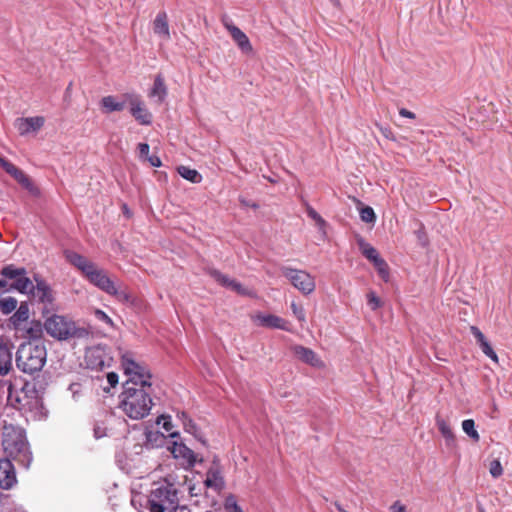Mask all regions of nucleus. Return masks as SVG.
Here are the masks:
<instances>
[{
	"instance_id": "8",
	"label": "nucleus",
	"mask_w": 512,
	"mask_h": 512,
	"mask_svg": "<svg viewBox=\"0 0 512 512\" xmlns=\"http://www.w3.org/2000/svg\"><path fill=\"white\" fill-rule=\"evenodd\" d=\"M112 358L101 346L89 348L85 353L87 367L92 370H103L111 365Z\"/></svg>"
},
{
	"instance_id": "47",
	"label": "nucleus",
	"mask_w": 512,
	"mask_h": 512,
	"mask_svg": "<svg viewBox=\"0 0 512 512\" xmlns=\"http://www.w3.org/2000/svg\"><path fill=\"white\" fill-rule=\"evenodd\" d=\"M391 512H407L405 505H403L400 501H395L391 507Z\"/></svg>"
},
{
	"instance_id": "41",
	"label": "nucleus",
	"mask_w": 512,
	"mask_h": 512,
	"mask_svg": "<svg viewBox=\"0 0 512 512\" xmlns=\"http://www.w3.org/2000/svg\"><path fill=\"white\" fill-rule=\"evenodd\" d=\"M489 472L494 478H498L503 474V468L499 460H493L490 462Z\"/></svg>"
},
{
	"instance_id": "9",
	"label": "nucleus",
	"mask_w": 512,
	"mask_h": 512,
	"mask_svg": "<svg viewBox=\"0 0 512 512\" xmlns=\"http://www.w3.org/2000/svg\"><path fill=\"white\" fill-rule=\"evenodd\" d=\"M130 106V113L141 125H150L152 123V114L147 110L140 97L135 94H125Z\"/></svg>"
},
{
	"instance_id": "33",
	"label": "nucleus",
	"mask_w": 512,
	"mask_h": 512,
	"mask_svg": "<svg viewBox=\"0 0 512 512\" xmlns=\"http://www.w3.org/2000/svg\"><path fill=\"white\" fill-rule=\"evenodd\" d=\"M209 274L211 277H213L219 284L222 286L231 289L234 279L229 278L227 275L221 273L220 271L216 269H212L209 271Z\"/></svg>"
},
{
	"instance_id": "24",
	"label": "nucleus",
	"mask_w": 512,
	"mask_h": 512,
	"mask_svg": "<svg viewBox=\"0 0 512 512\" xmlns=\"http://www.w3.org/2000/svg\"><path fill=\"white\" fill-rule=\"evenodd\" d=\"M15 310V313L10 317V323L15 329H18L19 325L29 318V306L26 302H22Z\"/></svg>"
},
{
	"instance_id": "18",
	"label": "nucleus",
	"mask_w": 512,
	"mask_h": 512,
	"mask_svg": "<svg viewBox=\"0 0 512 512\" xmlns=\"http://www.w3.org/2000/svg\"><path fill=\"white\" fill-rule=\"evenodd\" d=\"M470 331L475 337L477 344L481 348L482 352L489 357L492 361L498 362V356L491 347L490 343L487 341L484 334L480 331V329L476 326H471Z\"/></svg>"
},
{
	"instance_id": "40",
	"label": "nucleus",
	"mask_w": 512,
	"mask_h": 512,
	"mask_svg": "<svg viewBox=\"0 0 512 512\" xmlns=\"http://www.w3.org/2000/svg\"><path fill=\"white\" fill-rule=\"evenodd\" d=\"M367 303L373 311L377 310L382 305L380 298L374 292L367 294Z\"/></svg>"
},
{
	"instance_id": "48",
	"label": "nucleus",
	"mask_w": 512,
	"mask_h": 512,
	"mask_svg": "<svg viewBox=\"0 0 512 512\" xmlns=\"http://www.w3.org/2000/svg\"><path fill=\"white\" fill-rule=\"evenodd\" d=\"M118 375L115 372H110L107 374V381L111 387H115L118 384Z\"/></svg>"
},
{
	"instance_id": "22",
	"label": "nucleus",
	"mask_w": 512,
	"mask_h": 512,
	"mask_svg": "<svg viewBox=\"0 0 512 512\" xmlns=\"http://www.w3.org/2000/svg\"><path fill=\"white\" fill-rule=\"evenodd\" d=\"M128 101L124 98L123 101H118L115 96L109 95L101 99L100 105L104 113H112L122 111Z\"/></svg>"
},
{
	"instance_id": "56",
	"label": "nucleus",
	"mask_w": 512,
	"mask_h": 512,
	"mask_svg": "<svg viewBox=\"0 0 512 512\" xmlns=\"http://www.w3.org/2000/svg\"><path fill=\"white\" fill-rule=\"evenodd\" d=\"M233 512H243L242 509L237 505L236 502L233 503Z\"/></svg>"
},
{
	"instance_id": "34",
	"label": "nucleus",
	"mask_w": 512,
	"mask_h": 512,
	"mask_svg": "<svg viewBox=\"0 0 512 512\" xmlns=\"http://www.w3.org/2000/svg\"><path fill=\"white\" fill-rule=\"evenodd\" d=\"M306 212L307 215L315 221L316 225L319 229H324L326 226V221L321 217V215L309 204H306Z\"/></svg>"
},
{
	"instance_id": "50",
	"label": "nucleus",
	"mask_w": 512,
	"mask_h": 512,
	"mask_svg": "<svg viewBox=\"0 0 512 512\" xmlns=\"http://www.w3.org/2000/svg\"><path fill=\"white\" fill-rule=\"evenodd\" d=\"M399 114H400V116L409 118V119H415V117H416V115L413 112H411L405 108H401L399 110Z\"/></svg>"
},
{
	"instance_id": "27",
	"label": "nucleus",
	"mask_w": 512,
	"mask_h": 512,
	"mask_svg": "<svg viewBox=\"0 0 512 512\" xmlns=\"http://www.w3.org/2000/svg\"><path fill=\"white\" fill-rule=\"evenodd\" d=\"M44 324L40 321H31L26 329V337L30 340L39 341L43 336Z\"/></svg>"
},
{
	"instance_id": "12",
	"label": "nucleus",
	"mask_w": 512,
	"mask_h": 512,
	"mask_svg": "<svg viewBox=\"0 0 512 512\" xmlns=\"http://www.w3.org/2000/svg\"><path fill=\"white\" fill-rule=\"evenodd\" d=\"M85 277L89 280L90 283L105 293L108 294V292H113V285L115 283L107 276L103 269L98 268L96 265Z\"/></svg>"
},
{
	"instance_id": "15",
	"label": "nucleus",
	"mask_w": 512,
	"mask_h": 512,
	"mask_svg": "<svg viewBox=\"0 0 512 512\" xmlns=\"http://www.w3.org/2000/svg\"><path fill=\"white\" fill-rule=\"evenodd\" d=\"M255 322L263 327L276 328L284 331L291 330L287 320L273 314H258L255 317Z\"/></svg>"
},
{
	"instance_id": "49",
	"label": "nucleus",
	"mask_w": 512,
	"mask_h": 512,
	"mask_svg": "<svg viewBox=\"0 0 512 512\" xmlns=\"http://www.w3.org/2000/svg\"><path fill=\"white\" fill-rule=\"evenodd\" d=\"M146 161H148L150 163L151 166L153 167H160L161 166V160L158 156H148V158L145 159Z\"/></svg>"
},
{
	"instance_id": "3",
	"label": "nucleus",
	"mask_w": 512,
	"mask_h": 512,
	"mask_svg": "<svg viewBox=\"0 0 512 512\" xmlns=\"http://www.w3.org/2000/svg\"><path fill=\"white\" fill-rule=\"evenodd\" d=\"M152 392V389L125 388L120 394V408L131 419H143L152 408Z\"/></svg>"
},
{
	"instance_id": "14",
	"label": "nucleus",
	"mask_w": 512,
	"mask_h": 512,
	"mask_svg": "<svg viewBox=\"0 0 512 512\" xmlns=\"http://www.w3.org/2000/svg\"><path fill=\"white\" fill-rule=\"evenodd\" d=\"M291 349L295 356H297L302 362L315 368L324 367L323 361L312 349L302 345H294Z\"/></svg>"
},
{
	"instance_id": "21",
	"label": "nucleus",
	"mask_w": 512,
	"mask_h": 512,
	"mask_svg": "<svg viewBox=\"0 0 512 512\" xmlns=\"http://www.w3.org/2000/svg\"><path fill=\"white\" fill-rule=\"evenodd\" d=\"M171 453L175 458L183 459L189 465H193L195 462V454L193 450L183 443L174 442L171 447Z\"/></svg>"
},
{
	"instance_id": "17",
	"label": "nucleus",
	"mask_w": 512,
	"mask_h": 512,
	"mask_svg": "<svg viewBox=\"0 0 512 512\" xmlns=\"http://www.w3.org/2000/svg\"><path fill=\"white\" fill-rule=\"evenodd\" d=\"M65 258L70 264L79 269L84 276H86L96 265L86 257L70 250L65 251Z\"/></svg>"
},
{
	"instance_id": "45",
	"label": "nucleus",
	"mask_w": 512,
	"mask_h": 512,
	"mask_svg": "<svg viewBox=\"0 0 512 512\" xmlns=\"http://www.w3.org/2000/svg\"><path fill=\"white\" fill-rule=\"evenodd\" d=\"M11 469H13V466L9 459H0V477L3 476L7 470Z\"/></svg>"
},
{
	"instance_id": "39",
	"label": "nucleus",
	"mask_w": 512,
	"mask_h": 512,
	"mask_svg": "<svg viewBox=\"0 0 512 512\" xmlns=\"http://www.w3.org/2000/svg\"><path fill=\"white\" fill-rule=\"evenodd\" d=\"M362 253L368 260L372 261L373 264L376 263L379 259H381L377 250L369 244H365L363 246Z\"/></svg>"
},
{
	"instance_id": "16",
	"label": "nucleus",
	"mask_w": 512,
	"mask_h": 512,
	"mask_svg": "<svg viewBox=\"0 0 512 512\" xmlns=\"http://www.w3.org/2000/svg\"><path fill=\"white\" fill-rule=\"evenodd\" d=\"M204 484L207 488H212L215 491H219L224 487V479L217 461H213L212 465L207 470Z\"/></svg>"
},
{
	"instance_id": "57",
	"label": "nucleus",
	"mask_w": 512,
	"mask_h": 512,
	"mask_svg": "<svg viewBox=\"0 0 512 512\" xmlns=\"http://www.w3.org/2000/svg\"><path fill=\"white\" fill-rule=\"evenodd\" d=\"M165 430L169 431L168 423H164Z\"/></svg>"
},
{
	"instance_id": "38",
	"label": "nucleus",
	"mask_w": 512,
	"mask_h": 512,
	"mask_svg": "<svg viewBox=\"0 0 512 512\" xmlns=\"http://www.w3.org/2000/svg\"><path fill=\"white\" fill-rule=\"evenodd\" d=\"M375 268L378 271L379 276L387 282L389 280V268L384 259H379L376 263H374Z\"/></svg>"
},
{
	"instance_id": "23",
	"label": "nucleus",
	"mask_w": 512,
	"mask_h": 512,
	"mask_svg": "<svg viewBox=\"0 0 512 512\" xmlns=\"http://www.w3.org/2000/svg\"><path fill=\"white\" fill-rule=\"evenodd\" d=\"M436 425L441 435L444 437L446 445L448 447H454L456 444V438L448 422L443 418L437 417Z\"/></svg>"
},
{
	"instance_id": "29",
	"label": "nucleus",
	"mask_w": 512,
	"mask_h": 512,
	"mask_svg": "<svg viewBox=\"0 0 512 512\" xmlns=\"http://www.w3.org/2000/svg\"><path fill=\"white\" fill-rule=\"evenodd\" d=\"M178 417L182 419L185 431L200 439L199 429L193 420L188 418L185 412L178 413Z\"/></svg>"
},
{
	"instance_id": "42",
	"label": "nucleus",
	"mask_w": 512,
	"mask_h": 512,
	"mask_svg": "<svg viewBox=\"0 0 512 512\" xmlns=\"http://www.w3.org/2000/svg\"><path fill=\"white\" fill-rule=\"evenodd\" d=\"M291 309L294 314V316L298 319L300 322H305V312L302 306L297 305L295 302L291 304Z\"/></svg>"
},
{
	"instance_id": "26",
	"label": "nucleus",
	"mask_w": 512,
	"mask_h": 512,
	"mask_svg": "<svg viewBox=\"0 0 512 512\" xmlns=\"http://www.w3.org/2000/svg\"><path fill=\"white\" fill-rule=\"evenodd\" d=\"M10 289L17 290L23 294L31 293L34 290V284L28 277L23 275L15 279V281L10 285Z\"/></svg>"
},
{
	"instance_id": "35",
	"label": "nucleus",
	"mask_w": 512,
	"mask_h": 512,
	"mask_svg": "<svg viewBox=\"0 0 512 512\" xmlns=\"http://www.w3.org/2000/svg\"><path fill=\"white\" fill-rule=\"evenodd\" d=\"M15 481L16 479L13 469L7 470V472L0 477V487L3 489H9L13 486Z\"/></svg>"
},
{
	"instance_id": "60",
	"label": "nucleus",
	"mask_w": 512,
	"mask_h": 512,
	"mask_svg": "<svg viewBox=\"0 0 512 512\" xmlns=\"http://www.w3.org/2000/svg\"><path fill=\"white\" fill-rule=\"evenodd\" d=\"M384 136L388 137V131H385Z\"/></svg>"
},
{
	"instance_id": "59",
	"label": "nucleus",
	"mask_w": 512,
	"mask_h": 512,
	"mask_svg": "<svg viewBox=\"0 0 512 512\" xmlns=\"http://www.w3.org/2000/svg\"><path fill=\"white\" fill-rule=\"evenodd\" d=\"M384 136L388 137V131H385Z\"/></svg>"
},
{
	"instance_id": "46",
	"label": "nucleus",
	"mask_w": 512,
	"mask_h": 512,
	"mask_svg": "<svg viewBox=\"0 0 512 512\" xmlns=\"http://www.w3.org/2000/svg\"><path fill=\"white\" fill-rule=\"evenodd\" d=\"M232 291H235L236 293L240 294V295H246L247 294V289L244 288L241 283L237 282L236 280L234 281L231 289Z\"/></svg>"
},
{
	"instance_id": "30",
	"label": "nucleus",
	"mask_w": 512,
	"mask_h": 512,
	"mask_svg": "<svg viewBox=\"0 0 512 512\" xmlns=\"http://www.w3.org/2000/svg\"><path fill=\"white\" fill-rule=\"evenodd\" d=\"M17 305H18V301L14 297L9 296V297L0 299V311L4 315H8V314L12 313L17 308Z\"/></svg>"
},
{
	"instance_id": "44",
	"label": "nucleus",
	"mask_w": 512,
	"mask_h": 512,
	"mask_svg": "<svg viewBox=\"0 0 512 512\" xmlns=\"http://www.w3.org/2000/svg\"><path fill=\"white\" fill-rule=\"evenodd\" d=\"M149 150L150 147L147 143H139L138 144V151H139V157L141 159H146L149 156Z\"/></svg>"
},
{
	"instance_id": "32",
	"label": "nucleus",
	"mask_w": 512,
	"mask_h": 512,
	"mask_svg": "<svg viewBox=\"0 0 512 512\" xmlns=\"http://www.w3.org/2000/svg\"><path fill=\"white\" fill-rule=\"evenodd\" d=\"M463 431L475 442L480 440V435L475 429V422L473 419H466L462 422Z\"/></svg>"
},
{
	"instance_id": "7",
	"label": "nucleus",
	"mask_w": 512,
	"mask_h": 512,
	"mask_svg": "<svg viewBox=\"0 0 512 512\" xmlns=\"http://www.w3.org/2000/svg\"><path fill=\"white\" fill-rule=\"evenodd\" d=\"M280 271L290 283L304 295H309L315 290V280L308 272L283 266Z\"/></svg>"
},
{
	"instance_id": "13",
	"label": "nucleus",
	"mask_w": 512,
	"mask_h": 512,
	"mask_svg": "<svg viewBox=\"0 0 512 512\" xmlns=\"http://www.w3.org/2000/svg\"><path fill=\"white\" fill-rule=\"evenodd\" d=\"M34 290L31 292L41 303L45 305H51L54 301V296L49 284L43 280L40 276L35 275Z\"/></svg>"
},
{
	"instance_id": "11",
	"label": "nucleus",
	"mask_w": 512,
	"mask_h": 512,
	"mask_svg": "<svg viewBox=\"0 0 512 512\" xmlns=\"http://www.w3.org/2000/svg\"><path fill=\"white\" fill-rule=\"evenodd\" d=\"M45 123L43 116L23 117L15 120V128L21 136L39 131Z\"/></svg>"
},
{
	"instance_id": "55",
	"label": "nucleus",
	"mask_w": 512,
	"mask_h": 512,
	"mask_svg": "<svg viewBox=\"0 0 512 512\" xmlns=\"http://www.w3.org/2000/svg\"><path fill=\"white\" fill-rule=\"evenodd\" d=\"M335 507L338 510V512H348L338 502H335Z\"/></svg>"
},
{
	"instance_id": "6",
	"label": "nucleus",
	"mask_w": 512,
	"mask_h": 512,
	"mask_svg": "<svg viewBox=\"0 0 512 512\" xmlns=\"http://www.w3.org/2000/svg\"><path fill=\"white\" fill-rule=\"evenodd\" d=\"M121 365L124 373L128 376V380L124 384V389L129 387L152 389L150 381L152 375L150 371L146 367L135 362L131 355L124 354L121 359Z\"/></svg>"
},
{
	"instance_id": "52",
	"label": "nucleus",
	"mask_w": 512,
	"mask_h": 512,
	"mask_svg": "<svg viewBox=\"0 0 512 512\" xmlns=\"http://www.w3.org/2000/svg\"><path fill=\"white\" fill-rule=\"evenodd\" d=\"M10 287L7 288V282L5 280H0V292L10 291Z\"/></svg>"
},
{
	"instance_id": "58",
	"label": "nucleus",
	"mask_w": 512,
	"mask_h": 512,
	"mask_svg": "<svg viewBox=\"0 0 512 512\" xmlns=\"http://www.w3.org/2000/svg\"><path fill=\"white\" fill-rule=\"evenodd\" d=\"M384 136L388 137V131H385Z\"/></svg>"
},
{
	"instance_id": "54",
	"label": "nucleus",
	"mask_w": 512,
	"mask_h": 512,
	"mask_svg": "<svg viewBox=\"0 0 512 512\" xmlns=\"http://www.w3.org/2000/svg\"><path fill=\"white\" fill-rule=\"evenodd\" d=\"M234 502H236V501L234 500V498H233V497H230V498H228V499H227V501H226V506H227V507H229V506L233 507V503H234Z\"/></svg>"
},
{
	"instance_id": "53",
	"label": "nucleus",
	"mask_w": 512,
	"mask_h": 512,
	"mask_svg": "<svg viewBox=\"0 0 512 512\" xmlns=\"http://www.w3.org/2000/svg\"><path fill=\"white\" fill-rule=\"evenodd\" d=\"M8 163H9V161H8V160H6L5 158H3V157H1V156H0V167H1V168H3V169H4Z\"/></svg>"
},
{
	"instance_id": "20",
	"label": "nucleus",
	"mask_w": 512,
	"mask_h": 512,
	"mask_svg": "<svg viewBox=\"0 0 512 512\" xmlns=\"http://www.w3.org/2000/svg\"><path fill=\"white\" fill-rule=\"evenodd\" d=\"M5 172L8 173L11 177H13L21 186H23L25 189L27 190H32L33 189V183L32 181L30 180V178L28 177V175H26L24 173V171H22L21 169H19L18 167H16L14 164H12L11 162H9L6 167L4 168Z\"/></svg>"
},
{
	"instance_id": "25",
	"label": "nucleus",
	"mask_w": 512,
	"mask_h": 512,
	"mask_svg": "<svg viewBox=\"0 0 512 512\" xmlns=\"http://www.w3.org/2000/svg\"><path fill=\"white\" fill-rule=\"evenodd\" d=\"M150 96L157 97L159 102H163L167 96V87L165 85L164 77L161 74L156 75Z\"/></svg>"
},
{
	"instance_id": "10",
	"label": "nucleus",
	"mask_w": 512,
	"mask_h": 512,
	"mask_svg": "<svg viewBox=\"0 0 512 512\" xmlns=\"http://www.w3.org/2000/svg\"><path fill=\"white\" fill-rule=\"evenodd\" d=\"M222 24L243 53L250 54L253 52V47L247 35L240 28L235 26L228 17L225 16L222 18Z\"/></svg>"
},
{
	"instance_id": "43",
	"label": "nucleus",
	"mask_w": 512,
	"mask_h": 512,
	"mask_svg": "<svg viewBox=\"0 0 512 512\" xmlns=\"http://www.w3.org/2000/svg\"><path fill=\"white\" fill-rule=\"evenodd\" d=\"M94 316L99 321L105 322L110 326L113 325L112 319L103 310L95 309Z\"/></svg>"
},
{
	"instance_id": "36",
	"label": "nucleus",
	"mask_w": 512,
	"mask_h": 512,
	"mask_svg": "<svg viewBox=\"0 0 512 512\" xmlns=\"http://www.w3.org/2000/svg\"><path fill=\"white\" fill-rule=\"evenodd\" d=\"M114 292H108L109 295L114 296L118 301L123 303H128L132 301V296L130 293H128L126 290H120L116 287V285H113Z\"/></svg>"
},
{
	"instance_id": "2",
	"label": "nucleus",
	"mask_w": 512,
	"mask_h": 512,
	"mask_svg": "<svg viewBox=\"0 0 512 512\" xmlns=\"http://www.w3.org/2000/svg\"><path fill=\"white\" fill-rule=\"evenodd\" d=\"M180 492L175 477L167 475L150 493V512H175L179 506Z\"/></svg>"
},
{
	"instance_id": "1",
	"label": "nucleus",
	"mask_w": 512,
	"mask_h": 512,
	"mask_svg": "<svg viewBox=\"0 0 512 512\" xmlns=\"http://www.w3.org/2000/svg\"><path fill=\"white\" fill-rule=\"evenodd\" d=\"M2 446L7 456L25 469L30 467L33 457L23 429L13 425L5 426Z\"/></svg>"
},
{
	"instance_id": "37",
	"label": "nucleus",
	"mask_w": 512,
	"mask_h": 512,
	"mask_svg": "<svg viewBox=\"0 0 512 512\" xmlns=\"http://www.w3.org/2000/svg\"><path fill=\"white\" fill-rule=\"evenodd\" d=\"M360 218L365 223H374L376 215L372 207L365 206L360 209Z\"/></svg>"
},
{
	"instance_id": "19",
	"label": "nucleus",
	"mask_w": 512,
	"mask_h": 512,
	"mask_svg": "<svg viewBox=\"0 0 512 512\" xmlns=\"http://www.w3.org/2000/svg\"><path fill=\"white\" fill-rule=\"evenodd\" d=\"M153 30L154 33L163 40L170 39L171 35L166 12L161 11L156 15V18L153 21Z\"/></svg>"
},
{
	"instance_id": "51",
	"label": "nucleus",
	"mask_w": 512,
	"mask_h": 512,
	"mask_svg": "<svg viewBox=\"0 0 512 512\" xmlns=\"http://www.w3.org/2000/svg\"><path fill=\"white\" fill-rule=\"evenodd\" d=\"M94 435L97 439L102 438L105 436V432L100 427L94 428Z\"/></svg>"
},
{
	"instance_id": "28",
	"label": "nucleus",
	"mask_w": 512,
	"mask_h": 512,
	"mask_svg": "<svg viewBox=\"0 0 512 512\" xmlns=\"http://www.w3.org/2000/svg\"><path fill=\"white\" fill-rule=\"evenodd\" d=\"M177 170L181 177L192 183H200L202 180L201 174L195 169L187 166H179Z\"/></svg>"
},
{
	"instance_id": "31",
	"label": "nucleus",
	"mask_w": 512,
	"mask_h": 512,
	"mask_svg": "<svg viewBox=\"0 0 512 512\" xmlns=\"http://www.w3.org/2000/svg\"><path fill=\"white\" fill-rule=\"evenodd\" d=\"M1 274L8 279H17L19 276L26 275L25 268H16L14 265H7L3 267Z\"/></svg>"
},
{
	"instance_id": "5",
	"label": "nucleus",
	"mask_w": 512,
	"mask_h": 512,
	"mask_svg": "<svg viewBox=\"0 0 512 512\" xmlns=\"http://www.w3.org/2000/svg\"><path fill=\"white\" fill-rule=\"evenodd\" d=\"M46 356V348L42 343H24L16 353V364L24 373L33 374L43 368Z\"/></svg>"
},
{
	"instance_id": "4",
	"label": "nucleus",
	"mask_w": 512,
	"mask_h": 512,
	"mask_svg": "<svg viewBox=\"0 0 512 512\" xmlns=\"http://www.w3.org/2000/svg\"><path fill=\"white\" fill-rule=\"evenodd\" d=\"M42 313L46 317L44 322L45 331L56 340L84 339L91 334L88 328L76 326L74 321L65 316L58 314L48 316L49 310L47 308H44Z\"/></svg>"
}]
</instances>
